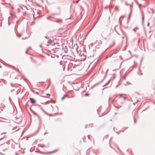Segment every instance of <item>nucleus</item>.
<instances>
[{
	"label": "nucleus",
	"instance_id": "obj_8",
	"mask_svg": "<svg viewBox=\"0 0 155 155\" xmlns=\"http://www.w3.org/2000/svg\"><path fill=\"white\" fill-rule=\"evenodd\" d=\"M59 65H61V63H60V62H59Z\"/></svg>",
	"mask_w": 155,
	"mask_h": 155
},
{
	"label": "nucleus",
	"instance_id": "obj_4",
	"mask_svg": "<svg viewBox=\"0 0 155 155\" xmlns=\"http://www.w3.org/2000/svg\"><path fill=\"white\" fill-rule=\"evenodd\" d=\"M66 95V94H65V95H64V96H63V97L61 98L62 100H63V99L65 97V96Z\"/></svg>",
	"mask_w": 155,
	"mask_h": 155
},
{
	"label": "nucleus",
	"instance_id": "obj_6",
	"mask_svg": "<svg viewBox=\"0 0 155 155\" xmlns=\"http://www.w3.org/2000/svg\"><path fill=\"white\" fill-rule=\"evenodd\" d=\"M1 106H2V107H4V105H3L2 104V105H1Z\"/></svg>",
	"mask_w": 155,
	"mask_h": 155
},
{
	"label": "nucleus",
	"instance_id": "obj_10",
	"mask_svg": "<svg viewBox=\"0 0 155 155\" xmlns=\"http://www.w3.org/2000/svg\"><path fill=\"white\" fill-rule=\"evenodd\" d=\"M3 110L2 109H1V111H2Z\"/></svg>",
	"mask_w": 155,
	"mask_h": 155
},
{
	"label": "nucleus",
	"instance_id": "obj_2",
	"mask_svg": "<svg viewBox=\"0 0 155 155\" xmlns=\"http://www.w3.org/2000/svg\"><path fill=\"white\" fill-rule=\"evenodd\" d=\"M53 40H49L48 41H47V46H48L49 45H50L53 42Z\"/></svg>",
	"mask_w": 155,
	"mask_h": 155
},
{
	"label": "nucleus",
	"instance_id": "obj_7",
	"mask_svg": "<svg viewBox=\"0 0 155 155\" xmlns=\"http://www.w3.org/2000/svg\"><path fill=\"white\" fill-rule=\"evenodd\" d=\"M78 154H79V155H80V152H78Z\"/></svg>",
	"mask_w": 155,
	"mask_h": 155
},
{
	"label": "nucleus",
	"instance_id": "obj_3",
	"mask_svg": "<svg viewBox=\"0 0 155 155\" xmlns=\"http://www.w3.org/2000/svg\"><path fill=\"white\" fill-rule=\"evenodd\" d=\"M30 99L31 101V103L32 104H34L35 102V100L34 99L32 98H30Z\"/></svg>",
	"mask_w": 155,
	"mask_h": 155
},
{
	"label": "nucleus",
	"instance_id": "obj_5",
	"mask_svg": "<svg viewBox=\"0 0 155 155\" xmlns=\"http://www.w3.org/2000/svg\"><path fill=\"white\" fill-rule=\"evenodd\" d=\"M88 95H89V94H85V96H88Z\"/></svg>",
	"mask_w": 155,
	"mask_h": 155
},
{
	"label": "nucleus",
	"instance_id": "obj_9",
	"mask_svg": "<svg viewBox=\"0 0 155 155\" xmlns=\"http://www.w3.org/2000/svg\"><path fill=\"white\" fill-rule=\"evenodd\" d=\"M26 54H27V51H26Z\"/></svg>",
	"mask_w": 155,
	"mask_h": 155
},
{
	"label": "nucleus",
	"instance_id": "obj_1",
	"mask_svg": "<svg viewBox=\"0 0 155 155\" xmlns=\"http://www.w3.org/2000/svg\"><path fill=\"white\" fill-rule=\"evenodd\" d=\"M80 57V58L81 61L84 60L86 58V56L84 54H83L82 55L81 54Z\"/></svg>",
	"mask_w": 155,
	"mask_h": 155
}]
</instances>
